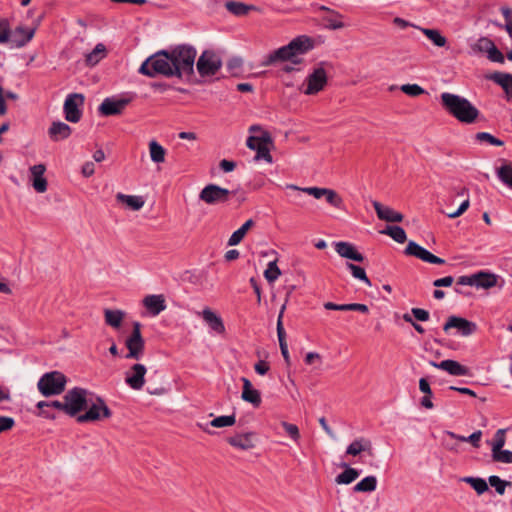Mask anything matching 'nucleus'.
<instances>
[{"label":"nucleus","instance_id":"1","mask_svg":"<svg viewBox=\"0 0 512 512\" xmlns=\"http://www.w3.org/2000/svg\"><path fill=\"white\" fill-rule=\"evenodd\" d=\"M313 48V40L308 36H298L288 45L282 46L270 53L264 65H271L276 62H291L293 65L301 63L300 56Z\"/></svg>","mask_w":512,"mask_h":512},{"label":"nucleus","instance_id":"2","mask_svg":"<svg viewBox=\"0 0 512 512\" xmlns=\"http://www.w3.org/2000/svg\"><path fill=\"white\" fill-rule=\"evenodd\" d=\"M440 99L446 112L459 122L471 124L478 118V109L468 99L449 92H443Z\"/></svg>","mask_w":512,"mask_h":512},{"label":"nucleus","instance_id":"3","mask_svg":"<svg viewBox=\"0 0 512 512\" xmlns=\"http://www.w3.org/2000/svg\"><path fill=\"white\" fill-rule=\"evenodd\" d=\"M172 69L174 68L175 77L183 78L191 76L194 73L196 49L189 45H178L169 50Z\"/></svg>","mask_w":512,"mask_h":512},{"label":"nucleus","instance_id":"4","mask_svg":"<svg viewBox=\"0 0 512 512\" xmlns=\"http://www.w3.org/2000/svg\"><path fill=\"white\" fill-rule=\"evenodd\" d=\"M138 72L151 78L157 75H162L167 78L175 77L169 50H160L148 57L141 64Z\"/></svg>","mask_w":512,"mask_h":512},{"label":"nucleus","instance_id":"5","mask_svg":"<svg viewBox=\"0 0 512 512\" xmlns=\"http://www.w3.org/2000/svg\"><path fill=\"white\" fill-rule=\"evenodd\" d=\"M249 133L246 145L257 152L254 160H272L270 151L274 147V143L271 134L258 125H252L249 128Z\"/></svg>","mask_w":512,"mask_h":512},{"label":"nucleus","instance_id":"6","mask_svg":"<svg viewBox=\"0 0 512 512\" xmlns=\"http://www.w3.org/2000/svg\"><path fill=\"white\" fill-rule=\"evenodd\" d=\"M67 377L60 371H51L43 374L37 383L39 392L44 397L60 395L65 391Z\"/></svg>","mask_w":512,"mask_h":512},{"label":"nucleus","instance_id":"7","mask_svg":"<svg viewBox=\"0 0 512 512\" xmlns=\"http://www.w3.org/2000/svg\"><path fill=\"white\" fill-rule=\"evenodd\" d=\"M88 391L81 387H74L68 390L63 396L66 408V415L76 417L88 407Z\"/></svg>","mask_w":512,"mask_h":512},{"label":"nucleus","instance_id":"8","mask_svg":"<svg viewBox=\"0 0 512 512\" xmlns=\"http://www.w3.org/2000/svg\"><path fill=\"white\" fill-rule=\"evenodd\" d=\"M125 346L128 353L125 355L126 359L140 360L144 355L145 340L141 334L140 322L133 323V330L125 341Z\"/></svg>","mask_w":512,"mask_h":512},{"label":"nucleus","instance_id":"9","mask_svg":"<svg viewBox=\"0 0 512 512\" xmlns=\"http://www.w3.org/2000/svg\"><path fill=\"white\" fill-rule=\"evenodd\" d=\"M196 67L201 76H213L222 67V61L214 51L205 50L198 58Z\"/></svg>","mask_w":512,"mask_h":512},{"label":"nucleus","instance_id":"10","mask_svg":"<svg viewBox=\"0 0 512 512\" xmlns=\"http://www.w3.org/2000/svg\"><path fill=\"white\" fill-rule=\"evenodd\" d=\"M88 410L84 414L77 416L78 423L94 422L105 418H110L112 415L111 410L106 405L102 398H97L95 402L88 405Z\"/></svg>","mask_w":512,"mask_h":512},{"label":"nucleus","instance_id":"11","mask_svg":"<svg viewBox=\"0 0 512 512\" xmlns=\"http://www.w3.org/2000/svg\"><path fill=\"white\" fill-rule=\"evenodd\" d=\"M35 31V28L24 26H17L14 30H11L7 20L8 40L4 44H10L11 48H22L33 39Z\"/></svg>","mask_w":512,"mask_h":512},{"label":"nucleus","instance_id":"12","mask_svg":"<svg viewBox=\"0 0 512 512\" xmlns=\"http://www.w3.org/2000/svg\"><path fill=\"white\" fill-rule=\"evenodd\" d=\"M84 100V96L80 93H72L66 97L63 105V111L67 121L71 123H77L80 121Z\"/></svg>","mask_w":512,"mask_h":512},{"label":"nucleus","instance_id":"13","mask_svg":"<svg viewBox=\"0 0 512 512\" xmlns=\"http://www.w3.org/2000/svg\"><path fill=\"white\" fill-rule=\"evenodd\" d=\"M231 194L232 192L226 188L216 184H208L201 190L199 198L209 205H215L227 202Z\"/></svg>","mask_w":512,"mask_h":512},{"label":"nucleus","instance_id":"14","mask_svg":"<svg viewBox=\"0 0 512 512\" xmlns=\"http://www.w3.org/2000/svg\"><path fill=\"white\" fill-rule=\"evenodd\" d=\"M131 100V97H107L99 106L98 111L103 116L119 115L124 111Z\"/></svg>","mask_w":512,"mask_h":512},{"label":"nucleus","instance_id":"15","mask_svg":"<svg viewBox=\"0 0 512 512\" xmlns=\"http://www.w3.org/2000/svg\"><path fill=\"white\" fill-rule=\"evenodd\" d=\"M327 84V73L323 67L313 70L306 78V87L303 90L306 95H314L324 89Z\"/></svg>","mask_w":512,"mask_h":512},{"label":"nucleus","instance_id":"16","mask_svg":"<svg viewBox=\"0 0 512 512\" xmlns=\"http://www.w3.org/2000/svg\"><path fill=\"white\" fill-rule=\"evenodd\" d=\"M405 254L414 256L424 262L431 263V264H438L443 265L445 264V260L432 254L424 247L420 246L414 241H409L406 248H405Z\"/></svg>","mask_w":512,"mask_h":512},{"label":"nucleus","instance_id":"17","mask_svg":"<svg viewBox=\"0 0 512 512\" xmlns=\"http://www.w3.org/2000/svg\"><path fill=\"white\" fill-rule=\"evenodd\" d=\"M457 329L462 336H470L477 330V325L465 318L459 316H450L443 326V330L448 332L450 329Z\"/></svg>","mask_w":512,"mask_h":512},{"label":"nucleus","instance_id":"18","mask_svg":"<svg viewBox=\"0 0 512 512\" xmlns=\"http://www.w3.org/2000/svg\"><path fill=\"white\" fill-rule=\"evenodd\" d=\"M147 369L143 364L136 363L125 373V382L133 390H141L145 384Z\"/></svg>","mask_w":512,"mask_h":512},{"label":"nucleus","instance_id":"19","mask_svg":"<svg viewBox=\"0 0 512 512\" xmlns=\"http://www.w3.org/2000/svg\"><path fill=\"white\" fill-rule=\"evenodd\" d=\"M30 182L34 190L38 193H44L47 191L48 183L44 174L46 172V166L42 163L36 164L30 167Z\"/></svg>","mask_w":512,"mask_h":512},{"label":"nucleus","instance_id":"20","mask_svg":"<svg viewBox=\"0 0 512 512\" xmlns=\"http://www.w3.org/2000/svg\"><path fill=\"white\" fill-rule=\"evenodd\" d=\"M429 364L437 369H441L453 376H466L469 374V368L451 359L443 360L439 363L430 361Z\"/></svg>","mask_w":512,"mask_h":512},{"label":"nucleus","instance_id":"21","mask_svg":"<svg viewBox=\"0 0 512 512\" xmlns=\"http://www.w3.org/2000/svg\"><path fill=\"white\" fill-rule=\"evenodd\" d=\"M335 250L343 258L356 262H363L365 260L364 255L352 243L345 241L336 242Z\"/></svg>","mask_w":512,"mask_h":512},{"label":"nucleus","instance_id":"22","mask_svg":"<svg viewBox=\"0 0 512 512\" xmlns=\"http://www.w3.org/2000/svg\"><path fill=\"white\" fill-rule=\"evenodd\" d=\"M285 309H286V304H283L280 309L278 319H277V336H278L281 354H282L286 364L289 365L290 364V355H289V351H288V345L286 342V332L283 327V321H282Z\"/></svg>","mask_w":512,"mask_h":512},{"label":"nucleus","instance_id":"23","mask_svg":"<svg viewBox=\"0 0 512 512\" xmlns=\"http://www.w3.org/2000/svg\"><path fill=\"white\" fill-rule=\"evenodd\" d=\"M227 442L238 449L250 450L255 447V433L247 432L243 434H236L227 439Z\"/></svg>","mask_w":512,"mask_h":512},{"label":"nucleus","instance_id":"24","mask_svg":"<svg viewBox=\"0 0 512 512\" xmlns=\"http://www.w3.org/2000/svg\"><path fill=\"white\" fill-rule=\"evenodd\" d=\"M143 305L147 309V311L153 316L159 315L167 307L165 298L161 294L147 295L143 299Z\"/></svg>","mask_w":512,"mask_h":512},{"label":"nucleus","instance_id":"25","mask_svg":"<svg viewBox=\"0 0 512 512\" xmlns=\"http://www.w3.org/2000/svg\"><path fill=\"white\" fill-rule=\"evenodd\" d=\"M372 204L380 220L387 222H401L403 220V215L392 208L384 206L378 201H373Z\"/></svg>","mask_w":512,"mask_h":512},{"label":"nucleus","instance_id":"26","mask_svg":"<svg viewBox=\"0 0 512 512\" xmlns=\"http://www.w3.org/2000/svg\"><path fill=\"white\" fill-rule=\"evenodd\" d=\"M241 380L243 382L241 398L244 401L251 403L254 407H259L262 401L260 392L252 387L249 379L243 377Z\"/></svg>","mask_w":512,"mask_h":512},{"label":"nucleus","instance_id":"27","mask_svg":"<svg viewBox=\"0 0 512 512\" xmlns=\"http://www.w3.org/2000/svg\"><path fill=\"white\" fill-rule=\"evenodd\" d=\"M225 8L232 15L236 17H243L248 15L252 11H259V8L255 5L246 4L238 1H227L225 3Z\"/></svg>","mask_w":512,"mask_h":512},{"label":"nucleus","instance_id":"28","mask_svg":"<svg viewBox=\"0 0 512 512\" xmlns=\"http://www.w3.org/2000/svg\"><path fill=\"white\" fill-rule=\"evenodd\" d=\"M320 10L327 11L328 15L322 18L325 27L331 30L342 29L345 25L342 22L343 15L337 11L331 10L326 6H321Z\"/></svg>","mask_w":512,"mask_h":512},{"label":"nucleus","instance_id":"29","mask_svg":"<svg viewBox=\"0 0 512 512\" xmlns=\"http://www.w3.org/2000/svg\"><path fill=\"white\" fill-rule=\"evenodd\" d=\"M71 132L72 130L70 126L61 121L53 122L48 130L49 137L54 141H60L68 138L71 135Z\"/></svg>","mask_w":512,"mask_h":512},{"label":"nucleus","instance_id":"30","mask_svg":"<svg viewBox=\"0 0 512 512\" xmlns=\"http://www.w3.org/2000/svg\"><path fill=\"white\" fill-rule=\"evenodd\" d=\"M489 79L502 87L507 99L512 97V73L495 72L489 76Z\"/></svg>","mask_w":512,"mask_h":512},{"label":"nucleus","instance_id":"31","mask_svg":"<svg viewBox=\"0 0 512 512\" xmlns=\"http://www.w3.org/2000/svg\"><path fill=\"white\" fill-rule=\"evenodd\" d=\"M202 317L213 331L219 334L225 332V326L222 319L209 308H206L202 311Z\"/></svg>","mask_w":512,"mask_h":512},{"label":"nucleus","instance_id":"32","mask_svg":"<svg viewBox=\"0 0 512 512\" xmlns=\"http://www.w3.org/2000/svg\"><path fill=\"white\" fill-rule=\"evenodd\" d=\"M116 199L118 202L125 204L128 208L133 211L140 210L144 204L145 200L142 196H134V195H125L123 193H118L116 195Z\"/></svg>","mask_w":512,"mask_h":512},{"label":"nucleus","instance_id":"33","mask_svg":"<svg viewBox=\"0 0 512 512\" xmlns=\"http://www.w3.org/2000/svg\"><path fill=\"white\" fill-rule=\"evenodd\" d=\"M371 450L372 444L370 440L365 438H358L347 447L346 454L357 456L364 451H368L371 454Z\"/></svg>","mask_w":512,"mask_h":512},{"label":"nucleus","instance_id":"34","mask_svg":"<svg viewBox=\"0 0 512 512\" xmlns=\"http://www.w3.org/2000/svg\"><path fill=\"white\" fill-rule=\"evenodd\" d=\"M342 467H345V470L336 476L335 482L337 484L348 485L359 477L360 472L357 469L348 466L346 463H343Z\"/></svg>","mask_w":512,"mask_h":512},{"label":"nucleus","instance_id":"35","mask_svg":"<svg viewBox=\"0 0 512 512\" xmlns=\"http://www.w3.org/2000/svg\"><path fill=\"white\" fill-rule=\"evenodd\" d=\"M125 313L122 310L118 309H105L104 310V318L105 323L111 326L114 329H118L121 326V323L124 319Z\"/></svg>","mask_w":512,"mask_h":512},{"label":"nucleus","instance_id":"36","mask_svg":"<svg viewBox=\"0 0 512 512\" xmlns=\"http://www.w3.org/2000/svg\"><path fill=\"white\" fill-rule=\"evenodd\" d=\"M475 278L476 288L489 289L497 284V275L493 273L480 271L478 273H475Z\"/></svg>","mask_w":512,"mask_h":512},{"label":"nucleus","instance_id":"37","mask_svg":"<svg viewBox=\"0 0 512 512\" xmlns=\"http://www.w3.org/2000/svg\"><path fill=\"white\" fill-rule=\"evenodd\" d=\"M255 222L253 219L247 220L239 229L234 231L228 240L229 246L238 245L245 237L247 231L253 227Z\"/></svg>","mask_w":512,"mask_h":512},{"label":"nucleus","instance_id":"38","mask_svg":"<svg viewBox=\"0 0 512 512\" xmlns=\"http://www.w3.org/2000/svg\"><path fill=\"white\" fill-rule=\"evenodd\" d=\"M435 46L444 47L447 44V39L439 30L417 27Z\"/></svg>","mask_w":512,"mask_h":512},{"label":"nucleus","instance_id":"39","mask_svg":"<svg viewBox=\"0 0 512 512\" xmlns=\"http://www.w3.org/2000/svg\"><path fill=\"white\" fill-rule=\"evenodd\" d=\"M419 389L422 393H424V397L421 399V405L426 409H432L434 407L431 396H432V390L430 387V384L425 378H421L419 380Z\"/></svg>","mask_w":512,"mask_h":512},{"label":"nucleus","instance_id":"40","mask_svg":"<svg viewBox=\"0 0 512 512\" xmlns=\"http://www.w3.org/2000/svg\"><path fill=\"white\" fill-rule=\"evenodd\" d=\"M497 177L499 180L512 189V163H505L496 170Z\"/></svg>","mask_w":512,"mask_h":512},{"label":"nucleus","instance_id":"41","mask_svg":"<svg viewBox=\"0 0 512 512\" xmlns=\"http://www.w3.org/2000/svg\"><path fill=\"white\" fill-rule=\"evenodd\" d=\"M377 487V478L373 475L363 478L354 487V492H373Z\"/></svg>","mask_w":512,"mask_h":512},{"label":"nucleus","instance_id":"42","mask_svg":"<svg viewBox=\"0 0 512 512\" xmlns=\"http://www.w3.org/2000/svg\"><path fill=\"white\" fill-rule=\"evenodd\" d=\"M381 233L389 235L397 243H404L407 239L405 230L400 226H388Z\"/></svg>","mask_w":512,"mask_h":512},{"label":"nucleus","instance_id":"43","mask_svg":"<svg viewBox=\"0 0 512 512\" xmlns=\"http://www.w3.org/2000/svg\"><path fill=\"white\" fill-rule=\"evenodd\" d=\"M465 483H468L471 485V487L479 494H483L485 493L486 491H488V484L487 482L483 479V478H479V477H472V476H468V477H464L462 479Z\"/></svg>","mask_w":512,"mask_h":512},{"label":"nucleus","instance_id":"44","mask_svg":"<svg viewBox=\"0 0 512 512\" xmlns=\"http://www.w3.org/2000/svg\"><path fill=\"white\" fill-rule=\"evenodd\" d=\"M106 48L102 43L95 46L92 52L86 56V63L90 66L96 65L104 56Z\"/></svg>","mask_w":512,"mask_h":512},{"label":"nucleus","instance_id":"45","mask_svg":"<svg viewBox=\"0 0 512 512\" xmlns=\"http://www.w3.org/2000/svg\"><path fill=\"white\" fill-rule=\"evenodd\" d=\"M346 267L351 272V274L354 278L363 281L367 286H371V281L367 277L366 272L362 267L357 266L350 262L346 263Z\"/></svg>","mask_w":512,"mask_h":512},{"label":"nucleus","instance_id":"46","mask_svg":"<svg viewBox=\"0 0 512 512\" xmlns=\"http://www.w3.org/2000/svg\"><path fill=\"white\" fill-rule=\"evenodd\" d=\"M287 188L288 189H293V190H298V191H302L304 193H307L309 195H312L314 198L316 199H320L322 198L323 196H325L326 194V190L327 188H320V187H305V188H300L296 185H287Z\"/></svg>","mask_w":512,"mask_h":512},{"label":"nucleus","instance_id":"47","mask_svg":"<svg viewBox=\"0 0 512 512\" xmlns=\"http://www.w3.org/2000/svg\"><path fill=\"white\" fill-rule=\"evenodd\" d=\"M491 452L493 461L506 464L512 463V451L503 450V448H500L499 450H493Z\"/></svg>","mask_w":512,"mask_h":512},{"label":"nucleus","instance_id":"48","mask_svg":"<svg viewBox=\"0 0 512 512\" xmlns=\"http://www.w3.org/2000/svg\"><path fill=\"white\" fill-rule=\"evenodd\" d=\"M281 275V271L277 266L276 260L268 263L267 269L264 271V276L269 283H273Z\"/></svg>","mask_w":512,"mask_h":512},{"label":"nucleus","instance_id":"49","mask_svg":"<svg viewBox=\"0 0 512 512\" xmlns=\"http://www.w3.org/2000/svg\"><path fill=\"white\" fill-rule=\"evenodd\" d=\"M149 153L151 160H164L165 149L156 140L149 142Z\"/></svg>","mask_w":512,"mask_h":512},{"label":"nucleus","instance_id":"50","mask_svg":"<svg viewBox=\"0 0 512 512\" xmlns=\"http://www.w3.org/2000/svg\"><path fill=\"white\" fill-rule=\"evenodd\" d=\"M236 422V416L235 414H232V415H223V416H219V417H216L214 418L211 422H210V425L212 427H217V428H220V427H227V426H232L234 425Z\"/></svg>","mask_w":512,"mask_h":512},{"label":"nucleus","instance_id":"51","mask_svg":"<svg viewBox=\"0 0 512 512\" xmlns=\"http://www.w3.org/2000/svg\"><path fill=\"white\" fill-rule=\"evenodd\" d=\"M489 484L495 488L496 492L499 495H503L505 493V489L507 486H510L511 483L505 480H502L499 476L492 475L488 478Z\"/></svg>","mask_w":512,"mask_h":512},{"label":"nucleus","instance_id":"52","mask_svg":"<svg viewBox=\"0 0 512 512\" xmlns=\"http://www.w3.org/2000/svg\"><path fill=\"white\" fill-rule=\"evenodd\" d=\"M324 197H325L327 203H329L331 206L338 208V209L342 208L343 199L339 196V194L336 191L327 188L326 194Z\"/></svg>","mask_w":512,"mask_h":512},{"label":"nucleus","instance_id":"53","mask_svg":"<svg viewBox=\"0 0 512 512\" xmlns=\"http://www.w3.org/2000/svg\"><path fill=\"white\" fill-rule=\"evenodd\" d=\"M400 90L411 97H417L426 93V91L418 84H403L400 87Z\"/></svg>","mask_w":512,"mask_h":512},{"label":"nucleus","instance_id":"54","mask_svg":"<svg viewBox=\"0 0 512 512\" xmlns=\"http://www.w3.org/2000/svg\"><path fill=\"white\" fill-rule=\"evenodd\" d=\"M505 429H498L494 435V440L491 445V451L503 448L506 442Z\"/></svg>","mask_w":512,"mask_h":512},{"label":"nucleus","instance_id":"55","mask_svg":"<svg viewBox=\"0 0 512 512\" xmlns=\"http://www.w3.org/2000/svg\"><path fill=\"white\" fill-rule=\"evenodd\" d=\"M476 139L480 142H486L490 145H496V146H501L503 145V141L494 137L493 135H491L490 133L488 132H479L476 134Z\"/></svg>","mask_w":512,"mask_h":512},{"label":"nucleus","instance_id":"56","mask_svg":"<svg viewBox=\"0 0 512 512\" xmlns=\"http://www.w3.org/2000/svg\"><path fill=\"white\" fill-rule=\"evenodd\" d=\"M281 425L293 441L297 442L300 439V432L297 425L288 423L286 421H283Z\"/></svg>","mask_w":512,"mask_h":512},{"label":"nucleus","instance_id":"57","mask_svg":"<svg viewBox=\"0 0 512 512\" xmlns=\"http://www.w3.org/2000/svg\"><path fill=\"white\" fill-rule=\"evenodd\" d=\"M243 66V60L240 57H233L227 62V69L232 75L240 73Z\"/></svg>","mask_w":512,"mask_h":512},{"label":"nucleus","instance_id":"58","mask_svg":"<svg viewBox=\"0 0 512 512\" xmlns=\"http://www.w3.org/2000/svg\"><path fill=\"white\" fill-rule=\"evenodd\" d=\"M488 59L492 62H498L503 63L504 62V56L499 51V49L494 45L490 48V50L487 53Z\"/></svg>","mask_w":512,"mask_h":512},{"label":"nucleus","instance_id":"59","mask_svg":"<svg viewBox=\"0 0 512 512\" xmlns=\"http://www.w3.org/2000/svg\"><path fill=\"white\" fill-rule=\"evenodd\" d=\"M15 425V420L12 417L0 416V433L11 430Z\"/></svg>","mask_w":512,"mask_h":512},{"label":"nucleus","instance_id":"60","mask_svg":"<svg viewBox=\"0 0 512 512\" xmlns=\"http://www.w3.org/2000/svg\"><path fill=\"white\" fill-rule=\"evenodd\" d=\"M411 314L418 321L425 322V321H428L429 318H430L429 312L427 310H425V309H422V308H412L411 309Z\"/></svg>","mask_w":512,"mask_h":512},{"label":"nucleus","instance_id":"61","mask_svg":"<svg viewBox=\"0 0 512 512\" xmlns=\"http://www.w3.org/2000/svg\"><path fill=\"white\" fill-rule=\"evenodd\" d=\"M481 437H482V431L477 430L466 438V442H469L472 444L473 447L478 448L480 446Z\"/></svg>","mask_w":512,"mask_h":512},{"label":"nucleus","instance_id":"62","mask_svg":"<svg viewBox=\"0 0 512 512\" xmlns=\"http://www.w3.org/2000/svg\"><path fill=\"white\" fill-rule=\"evenodd\" d=\"M458 285H468L476 287L475 274L460 276L457 280Z\"/></svg>","mask_w":512,"mask_h":512},{"label":"nucleus","instance_id":"63","mask_svg":"<svg viewBox=\"0 0 512 512\" xmlns=\"http://www.w3.org/2000/svg\"><path fill=\"white\" fill-rule=\"evenodd\" d=\"M495 44L488 38H480L476 44V46L478 47V49L480 51H485L488 53V51L490 50V48L492 46H494Z\"/></svg>","mask_w":512,"mask_h":512},{"label":"nucleus","instance_id":"64","mask_svg":"<svg viewBox=\"0 0 512 512\" xmlns=\"http://www.w3.org/2000/svg\"><path fill=\"white\" fill-rule=\"evenodd\" d=\"M254 369L255 372L259 375H265L269 371L270 367L266 361L259 360L257 363H255Z\"/></svg>","mask_w":512,"mask_h":512}]
</instances>
